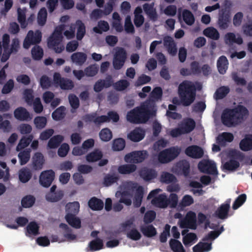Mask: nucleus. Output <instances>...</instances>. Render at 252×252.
<instances>
[{"mask_svg": "<svg viewBox=\"0 0 252 252\" xmlns=\"http://www.w3.org/2000/svg\"><path fill=\"white\" fill-rule=\"evenodd\" d=\"M225 40L226 43L229 44L230 46L232 45L233 43H235L238 45L243 43V40L241 37L239 36L236 37V35L234 33H227L225 36Z\"/></svg>", "mask_w": 252, "mask_h": 252, "instance_id": "32", "label": "nucleus"}, {"mask_svg": "<svg viewBox=\"0 0 252 252\" xmlns=\"http://www.w3.org/2000/svg\"><path fill=\"white\" fill-rule=\"evenodd\" d=\"M54 83L59 86L62 90H71L74 85L73 81L66 78H63L59 72H55L53 75Z\"/></svg>", "mask_w": 252, "mask_h": 252, "instance_id": "11", "label": "nucleus"}, {"mask_svg": "<svg viewBox=\"0 0 252 252\" xmlns=\"http://www.w3.org/2000/svg\"><path fill=\"white\" fill-rule=\"evenodd\" d=\"M31 54L32 58L34 60L39 61L43 57V50L40 46L35 45L32 48L31 50Z\"/></svg>", "mask_w": 252, "mask_h": 252, "instance_id": "50", "label": "nucleus"}, {"mask_svg": "<svg viewBox=\"0 0 252 252\" xmlns=\"http://www.w3.org/2000/svg\"><path fill=\"white\" fill-rule=\"evenodd\" d=\"M75 26L77 27L76 38L77 40H81L86 33V27L82 21L78 20L76 21Z\"/></svg>", "mask_w": 252, "mask_h": 252, "instance_id": "35", "label": "nucleus"}, {"mask_svg": "<svg viewBox=\"0 0 252 252\" xmlns=\"http://www.w3.org/2000/svg\"><path fill=\"white\" fill-rule=\"evenodd\" d=\"M148 153L147 151H134L125 156V160L127 161L129 159L130 161L134 163H139L143 162L148 157Z\"/></svg>", "mask_w": 252, "mask_h": 252, "instance_id": "12", "label": "nucleus"}, {"mask_svg": "<svg viewBox=\"0 0 252 252\" xmlns=\"http://www.w3.org/2000/svg\"><path fill=\"white\" fill-rule=\"evenodd\" d=\"M64 27L62 25L56 27L53 33L48 39L49 48L53 49L57 53H61L64 49V46L61 44L63 37L62 33Z\"/></svg>", "mask_w": 252, "mask_h": 252, "instance_id": "4", "label": "nucleus"}, {"mask_svg": "<svg viewBox=\"0 0 252 252\" xmlns=\"http://www.w3.org/2000/svg\"><path fill=\"white\" fill-rule=\"evenodd\" d=\"M169 245L174 252H185L182 244L177 240L171 239L169 241Z\"/></svg>", "mask_w": 252, "mask_h": 252, "instance_id": "47", "label": "nucleus"}, {"mask_svg": "<svg viewBox=\"0 0 252 252\" xmlns=\"http://www.w3.org/2000/svg\"><path fill=\"white\" fill-rule=\"evenodd\" d=\"M140 229L143 235L147 237H152L157 233L156 228L152 224L141 227Z\"/></svg>", "mask_w": 252, "mask_h": 252, "instance_id": "45", "label": "nucleus"}, {"mask_svg": "<svg viewBox=\"0 0 252 252\" xmlns=\"http://www.w3.org/2000/svg\"><path fill=\"white\" fill-rule=\"evenodd\" d=\"M109 28L107 22L104 20H100L98 21L97 26L93 28V31L96 33L101 34L103 32H107L109 30Z\"/></svg>", "mask_w": 252, "mask_h": 252, "instance_id": "36", "label": "nucleus"}, {"mask_svg": "<svg viewBox=\"0 0 252 252\" xmlns=\"http://www.w3.org/2000/svg\"><path fill=\"white\" fill-rule=\"evenodd\" d=\"M249 111L243 105H238L233 109H226L221 114V123L228 126H235L242 123Z\"/></svg>", "mask_w": 252, "mask_h": 252, "instance_id": "1", "label": "nucleus"}, {"mask_svg": "<svg viewBox=\"0 0 252 252\" xmlns=\"http://www.w3.org/2000/svg\"><path fill=\"white\" fill-rule=\"evenodd\" d=\"M99 137L102 141H109L112 137L111 131L108 128H103L99 132Z\"/></svg>", "mask_w": 252, "mask_h": 252, "instance_id": "59", "label": "nucleus"}, {"mask_svg": "<svg viewBox=\"0 0 252 252\" xmlns=\"http://www.w3.org/2000/svg\"><path fill=\"white\" fill-rule=\"evenodd\" d=\"M155 111L144 107H136L127 112L126 119L133 124H144L155 115Z\"/></svg>", "mask_w": 252, "mask_h": 252, "instance_id": "3", "label": "nucleus"}, {"mask_svg": "<svg viewBox=\"0 0 252 252\" xmlns=\"http://www.w3.org/2000/svg\"><path fill=\"white\" fill-rule=\"evenodd\" d=\"M60 227L64 230L63 236L68 240H73L76 239V236L75 234L71 233V229L65 223H61L60 224Z\"/></svg>", "mask_w": 252, "mask_h": 252, "instance_id": "49", "label": "nucleus"}, {"mask_svg": "<svg viewBox=\"0 0 252 252\" xmlns=\"http://www.w3.org/2000/svg\"><path fill=\"white\" fill-rule=\"evenodd\" d=\"M105 117L102 116V115L97 116V114L95 113L86 114L83 117V120L85 122H94L97 125L103 123V121H105Z\"/></svg>", "mask_w": 252, "mask_h": 252, "instance_id": "21", "label": "nucleus"}, {"mask_svg": "<svg viewBox=\"0 0 252 252\" xmlns=\"http://www.w3.org/2000/svg\"><path fill=\"white\" fill-rule=\"evenodd\" d=\"M34 123L38 129H42L45 127L47 119L43 116H37L34 119Z\"/></svg>", "mask_w": 252, "mask_h": 252, "instance_id": "63", "label": "nucleus"}, {"mask_svg": "<svg viewBox=\"0 0 252 252\" xmlns=\"http://www.w3.org/2000/svg\"><path fill=\"white\" fill-rule=\"evenodd\" d=\"M87 58V55L83 52H76L72 54L71 60L72 62L77 64L81 65L86 61Z\"/></svg>", "mask_w": 252, "mask_h": 252, "instance_id": "29", "label": "nucleus"}, {"mask_svg": "<svg viewBox=\"0 0 252 252\" xmlns=\"http://www.w3.org/2000/svg\"><path fill=\"white\" fill-rule=\"evenodd\" d=\"M185 154L193 158H200L204 154L203 149L197 145H191L188 147L185 151Z\"/></svg>", "mask_w": 252, "mask_h": 252, "instance_id": "15", "label": "nucleus"}, {"mask_svg": "<svg viewBox=\"0 0 252 252\" xmlns=\"http://www.w3.org/2000/svg\"><path fill=\"white\" fill-rule=\"evenodd\" d=\"M127 58V53L124 48L120 47L115 52L113 60V65L116 70L121 69L124 65Z\"/></svg>", "mask_w": 252, "mask_h": 252, "instance_id": "9", "label": "nucleus"}, {"mask_svg": "<svg viewBox=\"0 0 252 252\" xmlns=\"http://www.w3.org/2000/svg\"><path fill=\"white\" fill-rule=\"evenodd\" d=\"M178 167L182 171L183 174L185 176L189 175L190 171V165L187 160L180 161L177 163Z\"/></svg>", "mask_w": 252, "mask_h": 252, "instance_id": "56", "label": "nucleus"}, {"mask_svg": "<svg viewBox=\"0 0 252 252\" xmlns=\"http://www.w3.org/2000/svg\"><path fill=\"white\" fill-rule=\"evenodd\" d=\"M136 170V166L134 164H125L120 165L118 172L121 174H129Z\"/></svg>", "mask_w": 252, "mask_h": 252, "instance_id": "30", "label": "nucleus"}, {"mask_svg": "<svg viewBox=\"0 0 252 252\" xmlns=\"http://www.w3.org/2000/svg\"><path fill=\"white\" fill-rule=\"evenodd\" d=\"M139 174L144 181H149L156 178L157 174L155 170L144 167L141 169Z\"/></svg>", "mask_w": 252, "mask_h": 252, "instance_id": "17", "label": "nucleus"}, {"mask_svg": "<svg viewBox=\"0 0 252 252\" xmlns=\"http://www.w3.org/2000/svg\"><path fill=\"white\" fill-rule=\"evenodd\" d=\"M164 45L167 48L168 52L172 56H175L177 53L176 43L170 36H166L163 39Z\"/></svg>", "mask_w": 252, "mask_h": 252, "instance_id": "20", "label": "nucleus"}, {"mask_svg": "<svg viewBox=\"0 0 252 252\" xmlns=\"http://www.w3.org/2000/svg\"><path fill=\"white\" fill-rule=\"evenodd\" d=\"M44 162V158L43 155L39 152L34 154L32 158L33 168L35 170H40L42 169Z\"/></svg>", "mask_w": 252, "mask_h": 252, "instance_id": "23", "label": "nucleus"}, {"mask_svg": "<svg viewBox=\"0 0 252 252\" xmlns=\"http://www.w3.org/2000/svg\"><path fill=\"white\" fill-rule=\"evenodd\" d=\"M103 244L102 240L98 238H97L91 241L89 244V250L91 252H94L100 250L103 248Z\"/></svg>", "mask_w": 252, "mask_h": 252, "instance_id": "34", "label": "nucleus"}, {"mask_svg": "<svg viewBox=\"0 0 252 252\" xmlns=\"http://www.w3.org/2000/svg\"><path fill=\"white\" fill-rule=\"evenodd\" d=\"M47 12L45 8H41L39 11L37 15L38 24L41 26H44L46 22Z\"/></svg>", "mask_w": 252, "mask_h": 252, "instance_id": "55", "label": "nucleus"}, {"mask_svg": "<svg viewBox=\"0 0 252 252\" xmlns=\"http://www.w3.org/2000/svg\"><path fill=\"white\" fill-rule=\"evenodd\" d=\"M181 127L185 133H189L194 129L195 122L192 118H187L184 120Z\"/></svg>", "mask_w": 252, "mask_h": 252, "instance_id": "31", "label": "nucleus"}, {"mask_svg": "<svg viewBox=\"0 0 252 252\" xmlns=\"http://www.w3.org/2000/svg\"><path fill=\"white\" fill-rule=\"evenodd\" d=\"M39 227L37 223L35 221L30 222L26 227V235L30 236L32 235L34 236L39 234Z\"/></svg>", "mask_w": 252, "mask_h": 252, "instance_id": "33", "label": "nucleus"}, {"mask_svg": "<svg viewBox=\"0 0 252 252\" xmlns=\"http://www.w3.org/2000/svg\"><path fill=\"white\" fill-rule=\"evenodd\" d=\"M144 195V189L142 186H139L136 189L133 198V206L136 208L139 207L142 201Z\"/></svg>", "mask_w": 252, "mask_h": 252, "instance_id": "25", "label": "nucleus"}, {"mask_svg": "<svg viewBox=\"0 0 252 252\" xmlns=\"http://www.w3.org/2000/svg\"><path fill=\"white\" fill-rule=\"evenodd\" d=\"M176 181L175 176L170 173L163 172L160 176V181L166 184H169Z\"/></svg>", "mask_w": 252, "mask_h": 252, "instance_id": "54", "label": "nucleus"}, {"mask_svg": "<svg viewBox=\"0 0 252 252\" xmlns=\"http://www.w3.org/2000/svg\"><path fill=\"white\" fill-rule=\"evenodd\" d=\"M63 196V192L59 190L54 192H48L46 195V199L49 201L55 202L60 200Z\"/></svg>", "mask_w": 252, "mask_h": 252, "instance_id": "44", "label": "nucleus"}, {"mask_svg": "<svg viewBox=\"0 0 252 252\" xmlns=\"http://www.w3.org/2000/svg\"><path fill=\"white\" fill-rule=\"evenodd\" d=\"M31 151L30 149H26L20 152L18 154V156L21 165L26 164L29 161L31 157Z\"/></svg>", "mask_w": 252, "mask_h": 252, "instance_id": "40", "label": "nucleus"}, {"mask_svg": "<svg viewBox=\"0 0 252 252\" xmlns=\"http://www.w3.org/2000/svg\"><path fill=\"white\" fill-rule=\"evenodd\" d=\"M35 201V198L33 196L28 195L22 199L21 205L24 208H30L34 204Z\"/></svg>", "mask_w": 252, "mask_h": 252, "instance_id": "53", "label": "nucleus"}, {"mask_svg": "<svg viewBox=\"0 0 252 252\" xmlns=\"http://www.w3.org/2000/svg\"><path fill=\"white\" fill-rule=\"evenodd\" d=\"M113 80L111 75H107L105 79L98 80L94 85V90L96 93L101 92L104 88H108L113 85Z\"/></svg>", "mask_w": 252, "mask_h": 252, "instance_id": "13", "label": "nucleus"}, {"mask_svg": "<svg viewBox=\"0 0 252 252\" xmlns=\"http://www.w3.org/2000/svg\"><path fill=\"white\" fill-rule=\"evenodd\" d=\"M18 21L21 25L22 28H25L28 23L26 21V12L25 10L18 8L17 9Z\"/></svg>", "mask_w": 252, "mask_h": 252, "instance_id": "57", "label": "nucleus"}, {"mask_svg": "<svg viewBox=\"0 0 252 252\" xmlns=\"http://www.w3.org/2000/svg\"><path fill=\"white\" fill-rule=\"evenodd\" d=\"M80 208L79 203L77 201L73 202H69L65 206V211L67 213L74 214L76 215L78 214Z\"/></svg>", "mask_w": 252, "mask_h": 252, "instance_id": "43", "label": "nucleus"}, {"mask_svg": "<svg viewBox=\"0 0 252 252\" xmlns=\"http://www.w3.org/2000/svg\"><path fill=\"white\" fill-rule=\"evenodd\" d=\"M154 2L146 3L143 5V8L149 18L153 22H156L158 19V14L154 7Z\"/></svg>", "mask_w": 252, "mask_h": 252, "instance_id": "16", "label": "nucleus"}, {"mask_svg": "<svg viewBox=\"0 0 252 252\" xmlns=\"http://www.w3.org/2000/svg\"><path fill=\"white\" fill-rule=\"evenodd\" d=\"M119 179L118 176L115 175H107L104 178L103 185L105 187H109L116 183Z\"/></svg>", "mask_w": 252, "mask_h": 252, "instance_id": "61", "label": "nucleus"}, {"mask_svg": "<svg viewBox=\"0 0 252 252\" xmlns=\"http://www.w3.org/2000/svg\"><path fill=\"white\" fill-rule=\"evenodd\" d=\"M211 248V243L200 242L193 247L192 250L193 252H207Z\"/></svg>", "mask_w": 252, "mask_h": 252, "instance_id": "39", "label": "nucleus"}, {"mask_svg": "<svg viewBox=\"0 0 252 252\" xmlns=\"http://www.w3.org/2000/svg\"><path fill=\"white\" fill-rule=\"evenodd\" d=\"M240 148L243 151H248L252 149V138L246 137L240 143Z\"/></svg>", "mask_w": 252, "mask_h": 252, "instance_id": "52", "label": "nucleus"}, {"mask_svg": "<svg viewBox=\"0 0 252 252\" xmlns=\"http://www.w3.org/2000/svg\"><path fill=\"white\" fill-rule=\"evenodd\" d=\"M247 199V195L245 193L241 194L239 195L232 205V208L233 210H236L241 207L246 201Z\"/></svg>", "mask_w": 252, "mask_h": 252, "instance_id": "60", "label": "nucleus"}, {"mask_svg": "<svg viewBox=\"0 0 252 252\" xmlns=\"http://www.w3.org/2000/svg\"><path fill=\"white\" fill-rule=\"evenodd\" d=\"M63 140V137L61 135H57L51 137L48 141V147L50 149L57 148Z\"/></svg>", "mask_w": 252, "mask_h": 252, "instance_id": "38", "label": "nucleus"}, {"mask_svg": "<svg viewBox=\"0 0 252 252\" xmlns=\"http://www.w3.org/2000/svg\"><path fill=\"white\" fill-rule=\"evenodd\" d=\"M65 219L67 223L72 227L75 228H80L81 227V220L74 214L67 213Z\"/></svg>", "mask_w": 252, "mask_h": 252, "instance_id": "24", "label": "nucleus"}, {"mask_svg": "<svg viewBox=\"0 0 252 252\" xmlns=\"http://www.w3.org/2000/svg\"><path fill=\"white\" fill-rule=\"evenodd\" d=\"M89 207L94 211H99L103 209V202L95 197H92L88 202Z\"/></svg>", "mask_w": 252, "mask_h": 252, "instance_id": "26", "label": "nucleus"}, {"mask_svg": "<svg viewBox=\"0 0 252 252\" xmlns=\"http://www.w3.org/2000/svg\"><path fill=\"white\" fill-rule=\"evenodd\" d=\"M65 108L61 106L56 109L52 114L53 119L55 121H60L63 119L65 116Z\"/></svg>", "mask_w": 252, "mask_h": 252, "instance_id": "46", "label": "nucleus"}, {"mask_svg": "<svg viewBox=\"0 0 252 252\" xmlns=\"http://www.w3.org/2000/svg\"><path fill=\"white\" fill-rule=\"evenodd\" d=\"M230 157L231 158L229 160L224 164L223 168L229 171H235L240 166L239 161L235 159L242 161L244 160L245 156L243 153L240 151L232 150L230 153Z\"/></svg>", "mask_w": 252, "mask_h": 252, "instance_id": "5", "label": "nucleus"}, {"mask_svg": "<svg viewBox=\"0 0 252 252\" xmlns=\"http://www.w3.org/2000/svg\"><path fill=\"white\" fill-rule=\"evenodd\" d=\"M19 177L21 182L25 183L30 180L32 177V174L29 169L23 168L20 170Z\"/></svg>", "mask_w": 252, "mask_h": 252, "instance_id": "51", "label": "nucleus"}, {"mask_svg": "<svg viewBox=\"0 0 252 252\" xmlns=\"http://www.w3.org/2000/svg\"><path fill=\"white\" fill-rule=\"evenodd\" d=\"M102 157L103 154L101 151L99 149H94L86 155V159L89 162H93L99 160Z\"/></svg>", "mask_w": 252, "mask_h": 252, "instance_id": "27", "label": "nucleus"}, {"mask_svg": "<svg viewBox=\"0 0 252 252\" xmlns=\"http://www.w3.org/2000/svg\"><path fill=\"white\" fill-rule=\"evenodd\" d=\"M42 39V33L37 30L34 32L32 30H30L28 33L23 42V47L25 49H29L31 45L39 44Z\"/></svg>", "mask_w": 252, "mask_h": 252, "instance_id": "7", "label": "nucleus"}, {"mask_svg": "<svg viewBox=\"0 0 252 252\" xmlns=\"http://www.w3.org/2000/svg\"><path fill=\"white\" fill-rule=\"evenodd\" d=\"M55 178V172L52 170L43 171L39 177V182L41 186L48 188L50 186Z\"/></svg>", "mask_w": 252, "mask_h": 252, "instance_id": "14", "label": "nucleus"}, {"mask_svg": "<svg viewBox=\"0 0 252 252\" xmlns=\"http://www.w3.org/2000/svg\"><path fill=\"white\" fill-rule=\"evenodd\" d=\"M203 34L206 36L212 39H218L219 38V33L218 31L213 27H209L203 31Z\"/></svg>", "mask_w": 252, "mask_h": 252, "instance_id": "48", "label": "nucleus"}, {"mask_svg": "<svg viewBox=\"0 0 252 252\" xmlns=\"http://www.w3.org/2000/svg\"><path fill=\"white\" fill-rule=\"evenodd\" d=\"M15 118L20 121H29L32 119L30 113L24 107H20L14 111Z\"/></svg>", "mask_w": 252, "mask_h": 252, "instance_id": "18", "label": "nucleus"}, {"mask_svg": "<svg viewBox=\"0 0 252 252\" xmlns=\"http://www.w3.org/2000/svg\"><path fill=\"white\" fill-rule=\"evenodd\" d=\"M162 96V90L160 87L155 88L150 94L149 99L152 102L161 100Z\"/></svg>", "mask_w": 252, "mask_h": 252, "instance_id": "42", "label": "nucleus"}, {"mask_svg": "<svg viewBox=\"0 0 252 252\" xmlns=\"http://www.w3.org/2000/svg\"><path fill=\"white\" fill-rule=\"evenodd\" d=\"M180 150L174 147L161 151L158 155V160L161 163H167L178 156Z\"/></svg>", "mask_w": 252, "mask_h": 252, "instance_id": "6", "label": "nucleus"}, {"mask_svg": "<svg viewBox=\"0 0 252 252\" xmlns=\"http://www.w3.org/2000/svg\"><path fill=\"white\" fill-rule=\"evenodd\" d=\"M198 168L202 173L211 175H215L217 173L216 164L211 160H202L198 163Z\"/></svg>", "mask_w": 252, "mask_h": 252, "instance_id": "10", "label": "nucleus"}, {"mask_svg": "<svg viewBox=\"0 0 252 252\" xmlns=\"http://www.w3.org/2000/svg\"><path fill=\"white\" fill-rule=\"evenodd\" d=\"M182 16L184 21L189 25L191 26L195 22V18L192 12L188 9H184L182 12Z\"/></svg>", "mask_w": 252, "mask_h": 252, "instance_id": "41", "label": "nucleus"}, {"mask_svg": "<svg viewBox=\"0 0 252 252\" xmlns=\"http://www.w3.org/2000/svg\"><path fill=\"white\" fill-rule=\"evenodd\" d=\"M126 142L124 139L122 138L115 139L113 142V149L115 151H120L123 150L125 147Z\"/></svg>", "mask_w": 252, "mask_h": 252, "instance_id": "58", "label": "nucleus"}, {"mask_svg": "<svg viewBox=\"0 0 252 252\" xmlns=\"http://www.w3.org/2000/svg\"><path fill=\"white\" fill-rule=\"evenodd\" d=\"M33 137H34L32 134H29L28 136H22L16 147V151H20V150L28 147L32 141Z\"/></svg>", "mask_w": 252, "mask_h": 252, "instance_id": "28", "label": "nucleus"}, {"mask_svg": "<svg viewBox=\"0 0 252 252\" xmlns=\"http://www.w3.org/2000/svg\"><path fill=\"white\" fill-rule=\"evenodd\" d=\"M179 225L182 228L195 229L197 227L196 214L191 211L188 212L185 218L180 220Z\"/></svg>", "mask_w": 252, "mask_h": 252, "instance_id": "8", "label": "nucleus"}, {"mask_svg": "<svg viewBox=\"0 0 252 252\" xmlns=\"http://www.w3.org/2000/svg\"><path fill=\"white\" fill-rule=\"evenodd\" d=\"M98 71V67L95 64L90 65L84 70L85 75L88 77L94 76L97 73Z\"/></svg>", "mask_w": 252, "mask_h": 252, "instance_id": "64", "label": "nucleus"}, {"mask_svg": "<svg viewBox=\"0 0 252 252\" xmlns=\"http://www.w3.org/2000/svg\"><path fill=\"white\" fill-rule=\"evenodd\" d=\"M230 202L231 199L229 198L223 204H221V220H225L233 215V212L229 214Z\"/></svg>", "mask_w": 252, "mask_h": 252, "instance_id": "37", "label": "nucleus"}, {"mask_svg": "<svg viewBox=\"0 0 252 252\" xmlns=\"http://www.w3.org/2000/svg\"><path fill=\"white\" fill-rule=\"evenodd\" d=\"M144 131L140 128H136L128 134V137L132 141L139 142L144 138Z\"/></svg>", "mask_w": 252, "mask_h": 252, "instance_id": "22", "label": "nucleus"}, {"mask_svg": "<svg viewBox=\"0 0 252 252\" xmlns=\"http://www.w3.org/2000/svg\"><path fill=\"white\" fill-rule=\"evenodd\" d=\"M230 20V11L221 9V29L227 27V23Z\"/></svg>", "mask_w": 252, "mask_h": 252, "instance_id": "62", "label": "nucleus"}, {"mask_svg": "<svg viewBox=\"0 0 252 252\" xmlns=\"http://www.w3.org/2000/svg\"><path fill=\"white\" fill-rule=\"evenodd\" d=\"M151 203L156 207L160 208H166L168 206L167 197L165 193L160 194L153 198Z\"/></svg>", "mask_w": 252, "mask_h": 252, "instance_id": "19", "label": "nucleus"}, {"mask_svg": "<svg viewBox=\"0 0 252 252\" xmlns=\"http://www.w3.org/2000/svg\"><path fill=\"white\" fill-rule=\"evenodd\" d=\"M202 88V84L198 82L195 83L189 81L182 82L178 87L181 104L184 106L190 105L195 99L196 91H200Z\"/></svg>", "mask_w": 252, "mask_h": 252, "instance_id": "2", "label": "nucleus"}]
</instances>
